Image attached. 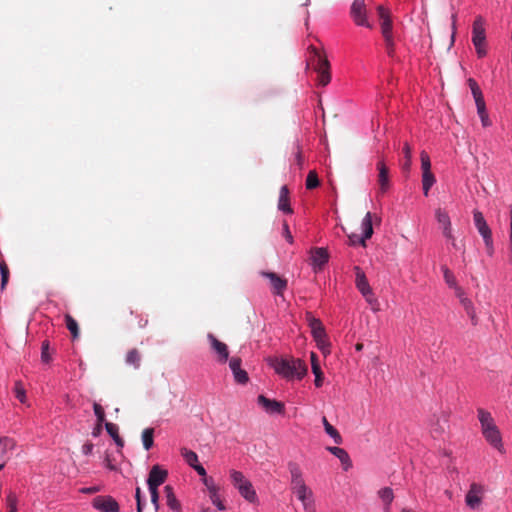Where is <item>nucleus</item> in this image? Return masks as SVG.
Masks as SVG:
<instances>
[{"mask_svg":"<svg viewBox=\"0 0 512 512\" xmlns=\"http://www.w3.org/2000/svg\"><path fill=\"white\" fill-rule=\"evenodd\" d=\"M268 362L277 374L287 380L302 379L308 371L307 365L298 358L273 357Z\"/></svg>","mask_w":512,"mask_h":512,"instance_id":"f257e3e1","label":"nucleus"},{"mask_svg":"<svg viewBox=\"0 0 512 512\" xmlns=\"http://www.w3.org/2000/svg\"><path fill=\"white\" fill-rule=\"evenodd\" d=\"M478 419L481 424V431L486 441L497 449L500 453H504L501 433L495 424V421L490 412L479 408Z\"/></svg>","mask_w":512,"mask_h":512,"instance_id":"f03ea898","label":"nucleus"},{"mask_svg":"<svg viewBox=\"0 0 512 512\" xmlns=\"http://www.w3.org/2000/svg\"><path fill=\"white\" fill-rule=\"evenodd\" d=\"M311 54L309 63L312 65L314 71L318 74V84L326 86L331 81L330 63L323 51L313 45L308 47Z\"/></svg>","mask_w":512,"mask_h":512,"instance_id":"7ed1b4c3","label":"nucleus"},{"mask_svg":"<svg viewBox=\"0 0 512 512\" xmlns=\"http://www.w3.org/2000/svg\"><path fill=\"white\" fill-rule=\"evenodd\" d=\"M230 478L232 484L239 491L242 497L249 502H254L257 498L256 492L252 486V483L245 478L242 472L232 470L230 472Z\"/></svg>","mask_w":512,"mask_h":512,"instance_id":"20e7f679","label":"nucleus"},{"mask_svg":"<svg viewBox=\"0 0 512 512\" xmlns=\"http://www.w3.org/2000/svg\"><path fill=\"white\" fill-rule=\"evenodd\" d=\"M473 220L479 234L483 237L487 254L492 256L494 253V246L491 229L480 211L475 210L473 212Z\"/></svg>","mask_w":512,"mask_h":512,"instance_id":"39448f33","label":"nucleus"},{"mask_svg":"<svg viewBox=\"0 0 512 512\" xmlns=\"http://www.w3.org/2000/svg\"><path fill=\"white\" fill-rule=\"evenodd\" d=\"M366 5L364 3V0H354L351 5V17L356 25L358 26H365L367 28H372L370 23L367 21V15H366Z\"/></svg>","mask_w":512,"mask_h":512,"instance_id":"423d86ee","label":"nucleus"},{"mask_svg":"<svg viewBox=\"0 0 512 512\" xmlns=\"http://www.w3.org/2000/svg\"><path fill=\"white\" fill-rule=\"evenodd\" d=\"M310 328L318 347L325 352L328 346L324 326L319 319L313 318L310 321Z\"/></svg>","mask_w":512,"mask_h":512,"instance_id":"0eeeda50","label":"nucleus"},{"mask_svg":"<svg viewBox=\"0 0 512 512\" xmlns=\"http://www.w3.org/2000/svg\"><path fill=\"white\" fill-rule=\"evenodd\" d=\"M92 505L102 512H119V505L111 496H97L93 499Z\"/></svg>","mask_w":512,"mask_h":512,"instance_id":"6e6552de","label":"nucleus"},{"mask_svg":"<svg viewBox=\"0 0 512 512\" xmlns=\"http://www.w3.org/2000/svg\"><path fill=\"white\" fill-rule=\"evenodd\" d=\"M263 277L269 279L272 293L275 295H283L284 291L287 289V280L279 276L274 272H265L262 271L260 273Z\"/></svg>","mask_w":512,"mask_h":512,"instance_id":"1a4fd4ad","label":"nucleus"},{"mask_svg":"<svg viewBox=\"0 0 512 512\" xmlns=\"http://www.w3.org/2000/svg\"><path fill=\"white\" fill-rule=\"evenodd\" d=\"M258 404L267 412L270 414H283L284 413V403L269 399L265 397L264 395H259L257 398Z\"/></svg>","mask_w":512,"mask_h":512,"instance_id":"9d476101","label":"nucleus"},{"mask_svg":"<svg viewBox=\"0 0 512 512\" xmlns=\"http://www.w3.org/2000/svg\"><path fill=\"white\" fill-rule=\"evenodd\" d=\"M168 476V472L165 469H162L159 465H154L148 475L147 484L148 487H156L158 488L162 485Z\"/></svg>","mask_w":512,"mask_h":512,"instance_id":"9b49d317","label":"nucleus"},{"mask_svg":"<svg viewBox=\"0 0 512 512\" xmlns=\"http://www.w3.org/2000/svg\"><path fill=\"white\" fill-rule=\"evenodd\" d=\"M211 348L215 351L217 354V360L220 363H225L228 360L229 357V351L228 347L225 343L218 340L213 334L209 333L207 336Z\"/></svg>","mask_w":512,"mask_h":512,"instance_id":"f8f14e48","label":"nucleus"},{"mask_svg":"<svg viewBox=\"0 0 512 512\" xmlns=\"http://www.w3.org/2000/svg\"><path fill=\"white\" fill-rule=\"evenodd\" d=\"M482 494L483 487L477 483H472L466 494V504L472 509L477 508L481 503Z\"/></svg>","mask_w":512,"mask_h":512,"instance_id":"ddd939ff","label":"nucleus"},{"mask_svg":"<svg viewBox=\"0 0 512 512\" xmlns=\"http://www.w3.org/2000/svg\"><path fill=\"white\" fill-rule=\"evenodd\" d=\"M241 359L239 357H232L229 362L230 369L233 373L234 379L238 384H246L249 380L248 374L241 368Z\"/></svg>","mask_w":512,"mask_h":512,"instance_id":"4468645a","label":"nucleus"},{"mask_svg":"<svg viewBox=\"0 0 512 512\" xmlns=\"http://www.w3.org/2000/svg\"><path fill=\"white\" fill-rule=\"evenodd\" d=\"M354 271L356 276L355 284L357 289L364 297L372 296V289L369 285V282L366 278L364 271L359 266H355Z\"/></svg>","mask_w":512,"mask_h":512,"instance_id":"2eb2a0df","label":"nucleus"},{"mask_svg":"<svg viewBox=\"0 0 512 512\" xmlns=\"http://www.w3.org/2000/svg\"><path fill=\"white\" fill-rule=\"evenodd\" d=\"M484 23L482 16H477L474 20L472 28V42L474 45L485 44L486 42Z\"/></svg>","mask_w":512,"mask_h":512,"instance_id":"dca6fc26","label":"nucleus"},{"mask_svg":"<svg viewBox=\"0 0 512 512\" xmlns=\"http://www.w3.org/2000/svg\"><path fill=\"white\" fill-rule=\"evenodd\" d=\"M288 468L291 474V487L293 492L306 488L307 486L302 478L300 467L296 463L290 462Z\"/></svg>","mask_w":512,"mask_h":512,"instance_id":"f3484780","label":"nucleus"},{"mask_svg":"<svg viewBox=\"0 0 512 512\" xmlns=\"http://www.w3.org/2000/svg\"><path fill=\"white\" fill-rule=\"evenodd\" d=\"M377 12L379 18L381 20V32L383 37H391L392 36V20L390 17V13L383 6L377 7Z\"/></svg>","mask_w":512,"mask_h":512,"instance_id":"a211bd4d","label":"nucleus"},{"mask_svg":"<svg viewBox=\"0 0 512 512\" xmlns=\"http://www.w3.org/2000/svg\"><path fill=\"white\" fill-rule=\"evenodd\" d=\"M310 259H311V264L314 267L322 268L328 262V259H329V254H328L327 249H325L323 247H316V248L311 249Z\"/></svg>","mask_w":512,"mask_h":512,"instance_id":"6ab92c4d","label":"nucleus"},{"mask_svg":"<svg viewBox=\"0 0 512 512\" xmlns=\"http://www.w3.org/2000/svg\"><path fill=\"white\" fill-rule=\"evenodd\" d=\"M378 184L380 193H385L389 189V170L383 160L377 163Z\"/></svg>","mask_w":512,"mask_h":512,"instance_id":"aec40b11","label":"nucleus"},{"mask_svg":"<svg viewBox=\"0 0 512 512\" xmlns=\"http://www.w3.org/2000/svg\"><path fill=\"white\" fill-rule=\"evenodd\" d=\"M164 493L166 497V504L167 506L173 510L174 512H181V503L177 499L173 487L170 485H166L164 487Z\"/></svg>","mask_w":512,"mask_h":512,"instance_id":"412c9836","label":"nucleus"},{"mask_svg":"<svg viewBox=\"0 0 512 512\" xmlns=\"http://www.w3.org/2000/svg\"><path fill=\"white\" fill-rule=\"evenodd\" d=\"M362 228L363 234L360 238V244L362 246H366V240L370 239L373 235V225H372V214L367 212L362 220Z\"/></svg>","mask_w":512,"mask_h":512,"instance_id":"4be33fe9","label":"nucleus"},{"mask_svg":"<svg viewBox=\"0 0 512 512\" xmlns=\"http://www.w3.org/2000/svg\"><path fill=\"white\" fill-rule=\"evenodd\" d=\"M278 209L288 214L293 212L290 206L289 189L285 185L280 188Z\"/></svg>","mask_w":512,"mask_h":512,"instance_id":"5701e85b","label":"nucleus"},{"mask_svg":"<svg viewBox=\"0 0 512 512\" xmlns=\"http://www.w3.org/2000/svg\"><path fill=\"white\" fill-rule=\"evenodd\" d=\"M327 450L335 455L344 465V470H348L352 464L348 453L340 447H328Z\"/></svg>","mask_w":512,"mask_h":512,"instance_id":"b1692460","label":"nucleus"},{"mask_svg":"<svg viewBox=\"0 0 512 512\" xmlns=\"http://www.w3.org/2000/svg\"><path fill=\"white\" fill-rule=\"evenodd\" d=\"M297 498L302 502L303 508H310L314 504L312 490L308 487L294 492Z\"/></svg>","mask_w":512,"mask_h":512,"instance_id":"393cba45","label":"nucleus"},{"mask_svg":"<svg viewBox=\"0 0 512 512\" xmlns=\"http://www.w3.org/2000/svg\"><path fill=\"white\" fill-rule=\"evenodd\" d=\"M436 182L432 171L422 172V189L425 196H428L431 187Z\"/></svg>","mask_w":512,"mask_h":512,"instance_id":"a878e982","label":"nucleus"},{"mask_svg":"<svg viewBox=\"0 0 512 512\" xmlns=\"http://www.w3.org/2000/svg\"><path fill=\"white\" fill-rule=\"evenodd\" d=\"M435 217L441 226L442 231L452 228L448 213L440 208L435 211Z\"/></svg>","mask_w":512,"mask_h":512,"instance_id":"bb28decb","label":"nucleus"},{"mask_svg":"<svg viewBox=\"0 0 512 512\" xmlns=\"http://www.w3.org/2000/svg\"><path fill=\"white\" fill-rule=\"evenodd\" d=\"M461 305L463 306L465 312L470 317L472 324L475 326L478 324V317L475 312V308L473 306V303L468 298H463Z\"/></svg>","mask_w":512,"mask_h":512,"instance_id":"cd10ccee","label":"nucleus"},{"mask_svg":"<svg viewBox=\"0 0 512 512\" xmlns=\"http://www.w3.org/2000/svg\"><path fill=\"white\" fill-rule=\"evenodd\" d=\"M402 152L404 154V161L402 162V170L406 173L410 171L411 163H412V149L410 145L406 142L403 145Z\"/></svg>","mask_w":512,"mask_h":512,"instance_id":"c85d7f7f","label":"nucleus"},{"mask_svg":"<svg viewBox=\"0 0 512 512\" xmlns=\"http://www.w3.org/2000/svg\"><path fill=\"white\" fill-rule=\"evenodd\" d=\"M15 447V441L11 438H0V459L5 460V456L8 451L13 450Z\"/></svg>","mask_w":512,"mask_h":512,"instance_id":"c756f323","label":"nucleus"},{"mask_svg":"<svg viewBox=\"0 0 512 512\" xmlns=\"http://www.w3.org/2000/svg\"><path fill=\"white\" fill-rule=\"evenodd\" d=\"M322 422H323V425H324V428H325V431L326 433L333 438L334 442L336 444H341L342 443V437L340 435V433L337 431L336 428H334L327 420L326 417H323L322 418Z\"/></svg>","mask_w":512,"mask_h":512,"instance_id":"7c9ffc66","label":"nucleus"},{"mask_svg":"<svg viewBox=\"0 0 512 512\" xmlns=\"http://www.w3.org/2000/svg\"><path fill=\"white\" fill-rule=\"evenodd\" d=\"M125 361L128 365H131L134 368H139L141 362L140 352L136 348L129 350L127 352Z\"/></svg>","mask_w":512,"mask_h":512,"instance_id":"2f4dec72","label":"nucleus"},{"mask_svg":"<svg viewBox=\"0 0 512 512\" xmlns=\"http://www.w3.org/2000/svg\"><path fill=\"white\" fill-rule=\"evenodd\" d=\"M142 443L145 450H149L152 448L154 444V429L146 428L142 432Z\"/></svg>","mask_w":512,"mask_h":512,"instance_id":"473e14b6","label":"nucleus"},{"mask_svg":"<svg viewBox=\"0 0 512 512\" xmlns=\"http://www.w3.org/2000/svg\"><path fill=\"white\" fill-rule=\"evenodd\" d=\"M468 84L474 97L475 103L479 104L480 101L485 102L482 91L478 86L477 82L474 79L470 78L468 79Z\"/></svg>","mask_w":512,"mask_h":512,"instance_id":"72a5a7b5","label":"nucleus"},{"mask_svg":"<svg viewBox=\"0 0 512 512\" xmlns=\"http://www.w3.org/2000/svg\"><path fill=\"white\" fill-rule=\"evenodd\" d=\"M477 107V113L481 119L482 125L484 127H488L492 124L491 120L489 119L488 113L486 111V104L485 102H481L479 104H476Z\"/></svg>","mask_w":512,"mask_h":512,"instance_id":"f704fd0d","label":"nucleus"},{"mask_svg":"<svg viewBox=\"0 0 512 512\" xmlns=\"http://www.w3.org/2000/svg\"><path fill=\"white\" fill-rule=\"evenodd\" d=\"M0 274H1V283H0V289L3 291L5 290L10 276V271L8 268V265L4 260L0 261Z\"/></svg>","mask_w":512,"mask_h":512,"instance_id":"c9c22d12","label":"nucleus"},{"mask_svg":"<svg viewBox=\"0 0 512 512\" xmlns=\"http://www.w3.org/2000/svg\"><path fill=\"white\" fill-rule=\"evenodd\" d=\"M65 323L67 329L71 332L74 339L79 336V327L77 321L69 314L65 315Z\"/></svg>","mask_w":512,"mask_h":512,"instance_id":"e433bc0d","label":"nucleus"},{"mask_svg":"<svg viewBox=\"0 0 512 512\" xmlns=\"http://www.w3.org/2000/svg\"><path fill=\"white\" fill-rule=\"evenodd\" d=\"M181 455L189 466L193 467L194 465L198 464V456L194 451L187 448H182Z\"/></svg>","mask_w":512,"mask_h":512,"instance_id":"4c0bfd02","label":"nucleus"},{"mask_svg":"<svg viewBox=\"0 0 512 512\" xmlns=\"http://www.w3.org/2000/svg\"><path fill=\"white\" fill-rule=\"evenodd\" d=\"M320 184V181H319V178H318V175L316 173L315 170H311L308 175H307V178H306V188L308 190H312V189H315L316 187H318Z\"/></svg>","mask_w":512,"mask_h":512,"instance_id":"58836bf2","label":"nucleus"},{"mask_svg":"<svg viewBox=\"0 0 512 512\" xmlns=\"http://www.w3.org/2000/svg\"><path fill=\"white\" fill-rule=\"evenodd\" d=\"M441 269H442L443 277H444L446 284L450 288L456 287L457 282H456V278H455L453 272L450 269H448V267H446V266H442Z\"/></svg>","mask_w":512,"mask_h":512,"instance_id":"ea45409f","label":"nucleus"},{"mask_svg":"<svg viewBox=\"0 0 512 512\" xmlns=\"http://www.w3.org/2000/svg\"><path fill=\"white\" fill-rule=\"evenodd\" d=\"M379 497L386 505H390L394 498L392 489L389 487L381 489L379 491Z\"/></svg>","mask_w":512,"mask_h":512,"instance_id":"a19ab883","label":"nucleus"},{"mask_svg":"<svg viewBox=\"0 0 512 512\" xmlns=\"http://www.w3.org/2000/svg\"><path fill=\"white\" fill-rule=\"evenodd\" d=\"M14 393H15V397L21 403H25V401H26V392H25V389L23 387V384L20 381H16L15 382Z\"/></svg>","mask_w":512,"mask_h":512,"instance_id":"79ce46f5","label":"nucleus"},{"mask_svg":"<svg viewBox=\"0 0 512 512\" xmlns=\"http://www.w3.org/2000/svg\"><path fill=\"white\" fill-rule=\"evenodd\" d=\"M93 409H94L95 416L97 417V425L99 428H101V426L105 420L104 409L100 404H98L96 402L93 404Z\"/></svg>","mask_w":512,"mask_h":512,"instance_id":"37998d69","label":"nucleus"},{"mask_svg":"<svg viewBox=\"0 0 512 512\" xmlns=\"http://www.w3.org/2000/svg\"><path fill=\"white\" fill-rule=\"evenodd\" d=\"M210 499L213 502V504L217 506V508L219 510H225V506H224L223 502L220 499V496H219V494L217 492V488L216 487L210 488Z\"/></svg>","mask_w":512,"mask_h":512,"instance_id":"c03bdc74","label":"nucleus"},{"mask_svg":"<svg viewBox=\"0 0 512 512\" xmlns=\"http://www.w3.org/2000/svg\"><path fill=\"white\" fill-rule=\"evenodd\" d=\"M421 159V170L422 172L431 171V161L428 153L426 151H421L420 153Z\"/></svg>","mask_w":512,"mask_h":512,"instance_id":"a18cd8bd","label":"nucleus"},{"mask_svg":"<svg viewBox=\"0 0 512 512\" xmlns=\"http://www.w3.org/2000/svg\"><path fill=\"white\" fill-rule=\"evenodd\" d=\"M49 342L48 341H43L42 342V345H41V360L42 362L44 363H49L51 361V355H50V352H49Z\"/></svg>","mask_w":512,"mask_h":512,"instance_id":"49530a36","label":"nucleus"},{"mask_svg":"<svg viewBox=\"0 0 512 512\" xmlns=\"http://www.w3.org/2000/svg\"><path fill=\"white\" fill-rule=\"evenodd\" d=\"M150 496H151V502L155 507V510L157 511L159 509V493L158 488L156 487H148Z\"/></svg>","mask_w":512,"mask_h":512,"instance_id":"de8ad7c7","label":"nucleus"},{"mask_svg":"<svg viewBox=\"0 0 512 512\" xmlns=\"http://www.w3.org/2000/svg\"><path fill=\"white\" fill-rule=\"evenodd\" d=\"M107 433L114 439L119 436V428L116 424L107 422L105 423Z\"/></svg>","mask_w":512,"mask_h":512,"instance_id":"09e8293b","label":"nucleus"},{"mask_svg":"<svg viewBox=\"0 0 512 512\" xmlns=\"http://www.w3.org/2000/svg\"><path fill=\"white\" fill-rule=\"evenodd\" d=\"M310 360H311V369H312L313 373H317V372L322 371L321 367H320L319 360H318V356H317L316 353L311 352Z\"/></svg>","mask_w":512,"mask_h":512,"instance_id":"8fccbe9b","label":"nucleus"},{"mask_svg":"<svg viewBox=\"0 0 512 512\" xmlns=\"http://www.w3.org/2000/svg\"><path fill=\"white\" fill-rule=\"evenodd\" d=\"M384 40H385V46H386L387 54L390 57H393L394 53H395V45H394L393 37L392 36L391 37H385Z\"/></svg>","mask_w":512,"mask_h":512,"instance_id":"3c124183","label":"nucleus"},{"mask_svg":"<svg viewBox=\"0 0 512 512\" xmlns=\"http://www.w3.org/2000/svg\"><path fill=\"white\" fill-rule=\"evenodd\" d=\"M9 512H17V499L16 496L10 493L7 497Z\"/></svg>","mask_w":512,"mask_h":512,"instance_id":"603ef678","label":"nucleus"},{"mask_svg":"<svg viewBox=\"0 0 512 512\" xmlns=\"http://www.w3.org/2000/svg\"><path fill=\"white\" fill-rule=\"evenodd\" d=\"M135 498L137 502V512H142V497H141V489L139 487L136 488Z\"/></svg>","mask_w":512,"mask_h":512,"instance_id":"864d4df0","label":"nucleus"},{"mask_svg":"<svg viewBox=\"0 0 512 512\" xmlns=\"http://www.w3.org/2000/svg\"><path fill=\"white\" fill-rule=\"evenodd\" d=\"M313 374L315 375V381H314L315 386L316 387H321L322 384H323V379H324L323 372L320 371V372L313 373Z\"/></svg>","mask_w":512,"mask_h":512,"instance_id":"5fc2aeb1","label":"nucleus"},{"mask_svg":"<svg viewBox=\"0 0 512 512\" xmlns=\"http://www.w3.org/2000/svg\"><path fill=\"white\" fill-rule=\"evenodd\" d=\"M366 301L372 305V304H375L376 307H373V311H378L379 310V302L377 301V299L374 297V295L372 294V296H367L365 297Z\"/></svg>","mask_w":512,"mask_h":512,"instance_id":"6e6d98bb","label":"nucleus"},{"mask_svg":"<svg viewBox=\"0 0 512 512\" xmlns=\"http://www.w3.org/2000/svg\"><path fill=\"white\" fill-rule=\"evenodd\" d=\"M94 445L91 442H87L82 446V452L85 455H90L93 451Z\"/></svg>","mask_w":512,"mask_h":512,"instance_id":"4d7b16f0","label":"nucleus"},{"mask_svg":"<svg viewBox=\"0 0 512 512\" xmlns=\"http://www.w3.org/2000/svg\"><path fill=\"white\" fill-rule=\"evenodd\" d=\"M474 46L476 48V52L479 57H484L486 55L487 51L485 48V44H478V45H474Z\"/></svg>","mask_w":512,"mask_h":512,"instance_id":"13d9d810","label":"nucleus"},{"mask_svg":"<svg viewBox=\"0 0 512 512\" xmlns=\"http://www.w3.org/2000/svg\"><path fill=\"white\" fill-rule=\"evenodd\" d=\"M453 289L455 290V295L459 298L460 303L462 302L463 298H467L465 296L463 289L460 286L456 285V287H453Z\"/></svg>","mask_w":512,"mask_h":512,"instance_id":"bf43d9fd","label":"nucleus"},{"mask_svg":"<svg viewBox=\"0 0 512 512\" xmlns=\"http://www.w3.org/2000/svg\"><path fill=\"white\" fill-rule=\"evenodd\" d=\"M200 476H206V470L201 464H196L192 467Z\"/></svg>","mask_w":512,"mask_h":512,"instance_id":"052dcab7","label":"nucleus"},{"mask_svg":"<svg viewBox=\"0 0 512 512\" xmlns=\"http://www.w3.org/2000/svg\"><path fill=\"white\" fill-rule=\"evenodd\" d=\"M360 238H361V236H359L357 234L349 235V243H350V245H355L357 243L360 244Z\"/></svg>","mask_w":512,"mask_h":512,"instance_id":"680f3d73","label":"nucleus"},{"mask_svg":"<svg viewBox=\"0 0 512 512\" xmlns=\"http://www.w3.org/2000/svg\"><path fill=\"white\" fill-rule=\"evenodd\" d=\"M442 234L443 236L448 239L449 241H452L453 239H455L453 233H452V228L450 229H447V230H443L442 231Z\"/></svg>","mask_w":512,"mask_h":512,"instance_id":"e2e57ef3","label":"nucleus"},{"mask_svg":"<svg viewBox=\"0 0 512 512\" xmlns=\"http://www.w3.org/2000/svg\"><path fill=\"white\" fill-rule=\"evenodd\" d=\"M99 490H100L99 487L93 486V487L83 488L81 491L83 493H87V494H94V493L98 492Z\"/></svg>","mask_w":512,"mask_h":512,"instance_id":"0e129e2a","label":"nucleus"},{"mask_svg":"<svg viewBox=\"0 0 512 512\" xmlns=\"http://www.w3.org/2000/svg\"><path fill=\"white\" fill-rule=\"evenodd\" d=\"M284 234L285 238L291 243L292 242V235L289 231V227L287 223H284Z\"/></svg>","mask_w":512,"mask_h":512,"instance_id":"69168bd1","label":"nucleus"},{"mask_svg":"<svg viewBox=\"0 0 512 512\" xmlns=\"http://www.w3.org/2000/svg\"><path fill=\"white\" fill-rule=\"evenodd\" d=\"M509 216H510L509 241H512V208L510 209Z\"/></svg>","mask_w":512,"mask_h":512,"instance_id":"338daca9","label":"nucleus"},{"mask_svg":"<svg viewBox=\"0 0 512 512\" xmlns=\"http://www.w3.org/2000/svg\"><path fill=\"white\" fill-rule=\"evenodd\" d=\"M115 441V443L119 446V447H123L124 446V441L123 439L120 437V436H117L116 438L113 439Z\"/></svg>","mask_w":512,"mask_h":512,"instance_id":"774afa93","label":"nucleus"}]
</instances>
